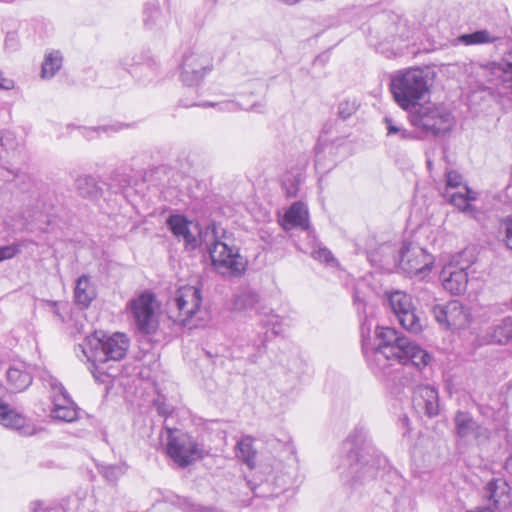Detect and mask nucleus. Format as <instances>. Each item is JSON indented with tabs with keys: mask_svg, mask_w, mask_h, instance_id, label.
Instances as JSON below:
<instances>
[{
	"mask_svg": "<svg viewBox=\"0 0 512 512\" xmlns=\"http://www.w3.org/2000/svg\"><path fill=\"white\" fill-rule=\"evenodd\" d=\"M376 337L378 345L372 350L371 356L368 355L366 346H363L364 353L375 373L386 374V369L392 362L402 365L411 364L418 370H422L432 360L430 353L401 335L395 328L378 327Z\"/></svg>",
	"mask_w": 512,
	"mask_h": 512,
	"instance_id": "1",
	"label": "nucleus"
},
{
	"mask_svg": "<svg viewBox=\"0 0 512 512\" xmlns=\"http://www.w3.org/2000/svg\"><path fill=\"white\" fill-rule=\"evenodd\" d=\"M341 452L344 455L341 474L351 485H364L373 482L386 458L368 442L364 427L354 428L343 441Z\"/></svg>",
	"mask_w": 512,
	"mask_h": 512,
	"instance_id": "2",
	"label": "nucleus"
},
{
	"mask_svg": "<svg viewBox=\"0 0 512 512\" xmlns=\"http://www.w3.org/2000/svg\"><path fill=\"white\" fill-rule=\"evenodd\" d=\"M203 245L209 253L214 270L225 278H239L247 268V260L230 237L215 223L208 224L202 234Z\"/></svg>",
	"mask_w": 512,
	"mask_h": 512,
	"instance_id": "3",
	"label": "nucleus"
},
{
	"mask_svg": "<svg viewBox=\"0 0 512 512\" xmlns=\"http://www.w3.org/2000/svg\"><path fill=\"white\" fill-rule=\"evenodd\" d=\"M429 73L420 68L399 70L391 76L390 90L397 105L411 111L429 94Z\"/></svg>",
	"mask_w": 512,
	"mask_h": 512,
	"instance_id": "4",
	"label": "nucleus"
},
{
	"mask_svg": "<svg viewBox=\"0 0 512 512\" xmlns=\"http://www.w3.org/2000/svg\"><path fill=\"white\" fill-rule=\"evenodd\" d=\"M128 348L129 338L119 332L112 335L94 332L78 345L83 356L95 368L98 364L121 360L126 355Z\"/></svg>",
	"mask_w": 512,
	"mask_h": 512,
	"instance_id": "5",
	"label": "nucleus"
},
{
	"mask_svg": "<svg viewBox=\"0 0 512 512\" xmlns=\"http://www.w3.org/2000/svg\"><path fill=\"white\" fill-rule=\"evenodd\" d=\"M214 58L212 45L198 43L188 47L182 54L180 62V79L189 87L198 86L213 70Z\"/></svg>",
	"mask_w": 512,
	"mask_h": 512,
	"instance_id": "6",
	"label": "nucleus"
},
{
	"mask_svg": "<svg viewBox=\"0 0 512 512\" xmlns=\"http://www.w3.org/2000/svg\"><path fill=\"white\" fill-rule=\"evenodd\" d=\"M168 456L184 468L205 456V450L191 435L178 429H168Z\"/></svg>",
	"mask_w": 512,
	"mask_h": 512,
	"instance_id": "7",
	"label": "nucleus"
},
{
	"mask_svg": "<svg viewBox=\"0 0 512 512\" xmlns=\"http://www.w3.org/2000/svg\"><path fill=\"white\" fill-rule=\"evenodd\" d=\"M418 106L419 108L409 116L413 126L435 136L445 134L452 129L454 117L451 112L433 104Z\"/></svg>",
	"mask_w": 512,
	"mask_h": 512,
	"instance_id": "8",
	"label": "nucleus"
},
{
	"mask_svg": "<svg viewBox=\"0 0 512 512\" xmlns=\"http://www.w3.org/2000/svg\"><path fill=\"white\" fill-rule=\"evenodd\" d=\"M384 296L388 307L406 331L419 334L423 330V322L416 313L411 295L402 290H392L386 291Z\"/></svg>",
	"mask_w": 512,
	"mask_h": 512,
	"instance_id": "9",
	"label": "nucleus"
},
{
	"mask_svg": "<svg viewBox=\"0 0 512 512\" xmlns=\"http://www.w3.org/2000/svg\"><path fill=\"white\" fill-rule=\"evenodd\" d=\"M202 303V293L199 286L186 285L177 289L171 303L170 318L182 325L199 311Z\"/></svg>",
	"mask_w": 512,
	"mask_h": 512,
	"instance_id": "10",
	"label": "nucleus"
},
{
	"mask_svg": "<svg viewBox=\"0 0 512 512\" xmlns=\"http://www.w3.org/2000/svg\"><path fill=\"white\" fill-rule=\"evenodd\" d=\"M458 257L456 265L448 264L440 274L443 288L454 295H460L466 291L468 283L467 269L474 262L472 250L466 249Z\"/></svg>",
	"mask_w": 512,
	"mask_h": 512,
	"instance_id": "11",
	"label": "nucleus"
},
{
	"mask_svg": "<svg viewBox=\"0 0 512 512\" xmlns=\"http://www.w3.org/2000/svg\"><path fill=\"white\" fill-rule=\"evenodd\" d=\"M433 256L425 249L412 243L404 242L399 251V266L411 276L424 278L431 270Z\"/></svg>",
	"mask_w": 512,
	"mask_h": 512,
	"instance_id": "12",
	"label": "nucleus"
},
{
	"mask_svg": "<svg viewBox=\"0 0 512 512\" xmlns=\"http://www.w3.org/2000/svg\"><path fill=\"white\" fill-rule=\"evenodd\" d=\"M154 295L144 292L128 303L130 311L138 331L142 334H152L157 329V320L154 311Z\"/></svg>",
	"mask_w": 512,
	"mask_h": 512,
	"instance_id": "13",
	"label": "nucleus"
},
{
	"mask_svg": "<svg viewBox=\"0 0 512 512\" xmlns=\"http://www.w3.org/2000/svg\"><path fill=\"white\" fill-rule=\"evenodd\" d=\"M445 177L446 186L442 193L444 199L463 212L470 211V202L476 199V193L463 183V177L457 171H447Z\"/></svg>",
	"mask_w": 512,
	"mask_h": 512,
	"instance_id": "14",
	"label": "nucleus"
},
{
	"mask_svg": "<svg viewBox=\"0 0 512 512\" xmlns=\"http://www.w3.org/2000/svg\"><path fill=\"white\" fill-rule=\"evenodd\" d=\"M431 312L437 323L444 328L462 329L470 323L469 309L457 300L445 305H434Z\"/></svg>",
	"mask_w": 512,
	"mask_h": 512,
	"instance_id": "15",
	"label": "nucleus"
},
{
	"mask_svg": "<svg viewBox=\"0 0 512 512\" xmlns=\"http://www.w3.org/2000/svg\"><path fill=\"white\" fill-rule=\"evenodd\" d=\"M5 369V388L12 393L25 391L33 380L31 366L22 360H12L6 365Z\"/></svg>",
	"mask_w": 512,
	"mask_h": 512,
	"instance_id": "16",
	"label": "nucleus"
},
{
	"mask_svg": "<svg viewBox=\"0 0 512 512\" xmlns=\"http://www.w3.org/2000/svg\"><path fill=\"white\" fill-rule=\"evenodd\" d=\"M190 224L191 222L181 214H171L166 220V225L172 234L176 238L184 240L185 249L193 251L203 245L202 234L204 230L199 229L198 235L195 236L189 228Z\"/></svg>",
	"mask_w": 512,
	"mask_h": 512,
	"instance_id": "17",
	"label": "nucleus"
},
{
	"mask_svg": "<svg viewBox=\"0 0 512 512\" xmlns=\"http://www.w3.org/2000/svg\"><path fill=\"white\" fill-rule=\"evenodd\" d=\"M412 405L419 414L435 417L439 414L438 391L430 385H418L413 389Z\"/></svg>",
	"mask_w": 512,
	"mask_h": 512,
	"instance_id": "18",
	"label": "nucleus"
},
{
	"mask_svg": "<svg viewBox=\"0 0 512 512\" xmlns=\"http://www.w3.org/2000/svg\"><path fill=\"white\" fill-rule=\"evenodd\" d=\"M483 497L489 502L492 510L502 511L511 502L510 487L503 478H493L484 487Z\"/></svg>",
	"mask_w": 512,
	"mask_h": 512,
	"instance_id": "19",
	"label": "nucleus"
},
{
	"mask_svg": "<svg viewBox=\"0 0 512 512\" xmlns=\"http://www.w3.org/2000/svg\"><path fill=\"white\" fill-rule=\"evenodd\" d=\"M389 35L384 38V41L380 42L377 46V50L384 54L387 58L400 56L403 54V48L400 45L393 47L392 49L387 48V44L395 43L397 38L401 41H405L409 38V30L404 21L399 20L394 22L388 27Z\"/></svg>",
	"mask_w": 512,
	"mask_h": 512,
	"instance_id": "20",
	"label": "nucleus"
},
{
	"mask_svg": "<svg viewBox=\"0 0 512 512\" xmlns=\"http://www.w3.org/2000/svg\"><path fill=\"white\" fill-rule=\"evenodd\" d=\"M142 22L146 30L161 32L168 26V19L163 14L158 0L147 1L142 12Z\"/></svg>",
	"mask_w": 512,
	"mask_h": 512,
	"instance_id": "21",
	"label": "nucleus"
},
{
	"mask_svg": "<svg viewBox=\"0 0 512 512\" xmlns=\"http://www.w3.org/2000/svg\"><path fill=\"white\" fill-rule=\"evenodd\" d=\"M129 73L143 83L154 80L159 74V63L153 57L145 56L134 60L132 63H125Z\"/></svg>",
	"mask_w": 512,
	"mask_h": 512,
	"instance_id": "22",
	"label": "nucleus"
},
{
	"mask_svg": "<svg viewBox=\"0 0 512 512\" xmlns=\"http://www.w3.org/2000/svg\"><path fill=\"white\" fill-rule=\"evenodd\" d=\"M96 289L91 279L87 275H82L76 280L74 288V300L81 309L89 307L91 302L96 298Z\"/></svg>",
	"mask_w": 512,
	"mask_h": 512,
	"instance_id": "23",
	"label": "nucleus"
},
{
	"mask_svg": "<svg viewBox=\"0 0 512 512\" xmlns=\"http://www.w3.org/2000/svg\"><path fill=\"white\" fill-rule=\"evenodd\" d=\"M454 424L460 438H477L482 434L481 427L468 412L458 411L454 417Z\"/></svg>",
	"mask_w": 512,
	"mask_h": 512,
	"instance_id": "24",
	"label": "nucleus"
},
{
	"mask_svg": "<svg viewBox=\"0 0 512 512\" xmlns=\"http://www.w3.org/2000/svg\"><path fill=\"white\" fill-rule=\"evenodd\" d=\"M486 339L493 344L512 343V316H507L489 327L486 332Z\"/></svg>",
	"mask_w": 512,
	"mask_h": 512,
	"instance_id": "25",
	"label": "nucleus"
},
{
	"mask_svg": "<svg viewBox=\"0 0 512 512\" xmlns=\"http://www.w3.org/2000/svg\"><path fill=\"white\" fill-rule=\"evenodd\" d=\"M285 228L301 227L308 228V210L302 202L293 203L284 216Z\"/></svg>",
	"mask_w": 512,
	"mask_h": 512,
	"instance_id": "26",
	"label": "nucleus"
},
{
	"mask_svg": "<svg viewBox=\"0 0 512 512\" xmlns=\"http://www.w3.org/2000/svg\"><path fill=\"white\" fill-rule=\"evenodd\" d=\"M75 189L81 197L93 201L102 196V188L98 185L96 178L91 175L78 176L75 180Z\"/></svg>",
	"mask_w": 512,
	"mask_h": 512,
	"instance_id": "27",
	"label": "nucleus"
},
{
	"mask_svg": "<svg viewBox=\"0 0 512 512\" xmlns=\"http://www.w3.org/2000/svg\"><path fill=\"white\" fill-rule=\"evenodd\" d=\"M502 39V36L494 31L481 29L472 33L462 34L457 41L463 45H483L492 44Z\"/></svg>",
	"mask_w": 512,
	"mask_h": 512,
	"instance_id": "28",
	"label": "nucleus"
},
{
	"mask_svg": "<svg viewBox=\"0 0 512 512\" xmlns=\"http://www.w3.org/2000/svg\"><path fill=\"white\" fill-rule=\"evenodd\" d=\"M25 417L9 404L0 402V424L6 428L20 430L25 426Z\"/></svg>",
	"mask_w": 512,
	"mask_h": 512,
	"instance_id": "29",
	"label": "nucleus"
},
{
	"mask_svg": "<svg viewBox=\"0 0 512 512\" xmlns=\"http://www.w3.org/2000/svg\"><path fill=\"white\" fill-rule=\"evenodd\" d=\"M63 56L59 50H51L45 54L41 66L40 76L42 79H51L61 69Z\"/></svg>",
	"mask_w": 512,
	"mask_h": 512,
	"instance_id": "30",
	"label": "nucleus"
},
{
	"mask_svg": "<svg viewBox=\"0 0 512 512\" xmlns=\"http://www.w3.org/2000/svg\"><path fill=\"white\" fill-rule=\"evenodd\" d=\"M496 70L500 73V89L512 96V50L504 56Z\"/></svg>",
	"mask_w": 512,
	"mask_h": 512,
	"instance_id": "31",
	"label": "nucleus"
},
{
	"mask_svg": "<svg viewBox=\"0 0 512 512\" xmlns=\"http://www.w3.org/2000/svg\"><path fill=\"white\" fill-rule=\"evenodd\" d=\"M258 302V293L252 290H246L235 296L233 300V308L237 311H249L253 310Z\"/></svg>",
	"mask_w": 512,
	"mask_h": 512,
	"instance_id": "32",
	"label": "nucleus"
},
{
	"mask_svg": "<svg viewBox=\"0 0 512 512\" xmlns=\"http://www.w3.org/2000/svg\"><path fill=\"white\" fill-rule=\"evenodd\" d=\"M384 123L386 125L387 136L392 137L395 136L400 140H410L413 139V133L409 132L402 125L395 122L391 117L385 116Z\"/></svg>",
	"mask_w": 512,
	"mask_h": 512,
	"instance_id": "33",
	"label": "nucleus"
},
{
	"mask_svg": "<svg viewBox=\"0 0 512 512\" xmlns=\"http://www.w3.org/2000/svg\"><path fill=\"white\" fill-rule=\"evenodd\" d=\"M129 125L124 123H115L111 125H103L98 127L83 128V135L88 139H93L101 133L112 134L127 128Z\"/></svg>",
	"mask_w": 512,
	"mask_h": 512,
	"instance_id": "34",
	"label": "nucleus"
},
{
	"mask_svg": "<svg viewBox=\"0 0 512 512\" xmlns=\"http://www.w3.org/2000/svg\"><path fill=\"white\" fill-rule=\"evenodd\" d=\"M260 316V321L264 326H271L272 331L275 335L281 332V325L283 323V318L278 314L274 313L272 310L270 311H260L258 312Z\"/></svg>",
	"mask_w": 512,
	"mask_h": 512,
	"instance_id": "35",
	"label": "nucleus"
},
{
	"mask_svg": "<svg viewBox=\"0 0 512 512\" xmlns=\"http://www.w3.org/2000/svg\"><path fill=\"white\" fill-rule=\"evenodd\" d=\"M51 417L64 422H72L77 419L78 413L75 404L51 410Z\"/></svg>",
	"mask_w": 512,
	"mask_h": 512,
	"instance_id": "36",
	"label": "nucleus"
},
{
	"mask_svg": "<svg viewBox=\"0 0 512 512\" xmlns=\"http://www.w3.org/2000/svg\"><path fill=\"white\" fill-rule=\"evenodd\" d=\"M32 512H66V507L62 502H49L37 500L31 503Z\"/></svg>",
	"mask_w": 512,
	"mask_h": 512,
	"instance_id": "37",
	"label": "nucleus"
},
{
	"mask_svg": "<svg viewBox=\"0 0 512 512\" xmlns=\"http://www.w3.org/2000/svg\"><path fill=\"white\" fill-rule=\"evenodd\" d=\"M238 457H240L246 464L251 465L255 459V452L252 448L249 439H243L237 443Z\"/></svg>",
	"mask_w": 512,
	"mask_h": 512,
	"instance_id": "38",
	"label": "nucleus"
},
{
	"mask_svg": "<svg viewBox=\"0 0 512 512\" xmlns=\"http://www.w3.org/2000/svg\"><path fill=\"white\" fill-rule=\"evenodd\" d=\"M125 472L124 465H108L101 469L102 476L111 483L116 482Z\"/></svg>",
	"mask_w": 512,
	"mask_h": 512,
	"instance_id": "39",
	"label": "nucleus"
},
{
	"mask_svg": "<svg viewBox=\"0 0 512 512\" xmlns=\"http://www.w3.org/2000/svg\"><path fill=\"white\" fill-rule=\"evenodd\" d=\"M356 111V104L354 101H341L338 105V115L342 119L349 118Z\"/></svg>",
	"mask_w": 512,
	"mask_h": 512,
	"instance_id": "40",
	"label": "nucleus"
},
{
	"mask_svg": "<svg viewBox=\"0 0 512 512\" xmlns=\"http://www.w3.org/2000/svg\"><path fill=\"white\" fill-rule=\"evenodd\" d=\"M312 257L321 262L331 264L335 261L331 251L326 247H318L312 252Z\"/></svg>",
	"mask_w": 512,
	"mask_h": 512,
	"instance_id": "41",
	"label": "nucleus"
},
{
	"mask_svg": "<svg viewBox=\"0 0 512 512\" xmlns=\"http://www.w3.org/2000/svg\"><path fill=\"white\" fill-rule=\"evenodd\" d=\"M20 253V245L19 244H11L7 246L0 247V262L11 259Z\"/></svg>",
	"mask_w": 512,
	"mask_h": 512,
	"instance_id": "42",
	"label": "nucleus"
},
{
	"mask_svg": "<svg viewBox=\"0 0 512 512\" xmlns=\"http://www.w3.org/2000/svg\"><path fill=\"white\" fill-rule=\"evenodd\" d=\"M279 445L283 449L284 456L287 460L292 461L293 463H297V458L295 455V447L290 440H286L283 442L279 441Z\"/></svg>",
	"mask_w": 512,
	"mask_h": 512,
	"instance_id": "43",
	"label": "nucleus"
},
{
	"mask_svg": "<svg viewBox=\"0 0 512 512\" xmlns=\"http://www.w3.org/2000/svg\"><path fill=\"white\" fill-rule=\"evenodd\" d=\"M198 106L201 107H217L220 111H234L236 110V104L232 101H225V102H203L201 104H198Z\"/></svg>",
	"mask_w": 512,
	"mask_h": 512,
	"instance_id": "44",
	"label": "nucleus"
},
{
	"mask_svg": "<svg viewBox=\"0 0 512 512\" xmlns=\"http://www.w3.org/2000/svg\"><path fill=\"white\" fill-rule=\"evenodd\" d=\"M40 379H41L43 385L46 388H49L50 390L61 389L60 382L47 371H45L41 374Z\"/></svg>",
	"mask_w": 512,
	"mask_h": 512,
	"instance_id": "45",
	"label": "nucleus"
},
{
	"mask_svg": "<svg viewBox=\"0 0 512 512\" xmlns=\"http://www.w3.org/2000/svg\"><path fill=\"white\" fill-rule=\"evenodd\" d=\"M505 229V242L509 249L512 250V216H508L502 223Z\"/></svg>",
	"mask_w": 512,
	"mask_h": 512,
	"instance_id": "46",
	"label": "nucleus"
},
{
	"mask_svg": "<svg viewBox=\"0 0 512 512\" xmlns=\"http://www.w3.org/2000/svg\"><path fill=\"white\" fill-rule=\"evenodd\" d=\"M266 486H267V484H261V485L257 486L254 489V494L259 497L269 498V497H273V496H278L284 490L282 487H278L276 490L272 491L270 494H267L266 490H265Z\"/></svg>",
	"mask_w": 512,
	"mask_h": 512,
	"instance_id": "47",
	"label": "nucleus"
},
{
	"mask_svg": "<svg viewBox=\"0 0 512 512\" xmlns=\"http://www.w3.org/2000/svg\"><path fill=\"white\" fill-rule=\"evenodd\" d=\"M46 307L47 310L51 312L59 322H64V316L61 313L60 305L58 302L46 301Z\"/></svg>",
	"mask_w": 512,
	"mask_h": 512,
	"instance_id": "48",
	"label": "nucleus"
},
{
	"mask_svg": "<svg viewBox=\"0 0 512 512\" xmlns=\"http://www.w3.org/2000/svg\"><path fill=\"white\" fill-rule=\"evenodd\" d=\"M53 408H60L64 406H70L75 404L72 399L70 398L69 394L66 396L60 395V396H54L53 397Z\"/></svg>",
	"mask_w": 512,
	"mask_h": 512,
	"instance_id": "49",
	"label": "nucleus"
},
{
	"mask_svg": "<svg viewBox=\"0 0 512 512\" xmlns=\"http://www.w3.org/2000/svg\"><path fill=\"white\" fill-rule=\"evenodd\" d=\"M397 425L399 427V429L402 430V436L405 437L406 435H408L410 433V420H409V417L406 415V414H403L401 416H399L398 418V421H397Z\"/></svg>",
	"mask_w": 512,
	"mask_h": 512,
	"instance_id": "50",
	"label": "nucleus"
},
{
	"mask_svg": "<svg viewBox=\"0 0 512 512\" xmlns=\"http://www.w3.org/2000/svg\"><path fill=\"white\" fill-rule=\"evenodd\" d=\"M155 406L158 414L164 417H167L172 411L170 406L166 405L164 402H160V400L155 401Z\"/></svg>",
	"mask_w": 512,
	"mask_h": 512,
	"instance_id": "51",
	"label": "nucleus"
},
{
	"mask_svg": "<svg viewBox=\"0 0 512 512\" xmlns=\"http://www.w3.org/2000/svg\"><path fill=\"white\" fill-rule=\"evenodd\" d=\"M14 88V81L11 80V79H8V78H5L1 73H0V89H3V90H11Z\"/></svg>",
	"mask_w": 512,
	"mask_h": 512,
	"instance_id": "52",
	"label": "nucleus"
},
{
	"mask_svg": "<svg viewBox=\"0 0 512 512\" xmlns=\"http://www.w3.org/2000/svg\"><path fill=\"white\" fill-rule=\"evenodd\" d=\"M5 47L7 49H15L16 48V37L13 33H8L5 38Z\"/></svg>",
	"mask_w": 512,
	"mask_h": 512,
	"instance_id": "53",
	"label": "nucleus"
},
{
	"mask_svg": "<svg viewBox=\"0 0 512 512\" xmlns=\"http://www.w3.org/2000/svg\"><path fill=\"white\" fill-rule=\"evenodd\" d=\"M109 188L113 190L114 193L120 192L123 188L127 187L129 185V181L124 178L123 181H121L120 185L117 187L114 184L110 183L108 184Z\"/></svg>",
	"mask_w": 512,
	"mask_h": 512,
	"instance_id": "54",
	"label": "nucleus"
},
{
	"mask_svg": "<svg viewBox=\"0 0 512 512\" xmlns=\"http://www.w3.org/2000/svg\"><path fill=\"white\" fill-rule=\"evenodd\" d=\"M60 388L61 389L50 390L52 398L54 396H60V395L66 396V395H68V392L66 391V389L64 388V386L61 383H60Z\"/></svg>",
	"mask_w": 512,
	"mask_h": 512,
	"instance_id": "55",
	"label": "nucleus"
},
{
	"mask_svg": "<svg viewBox=\"0 0 512 512\" xmlns=\"http://www.w3.org/2000/svg\"><path fill=\"white\" fill-rule=\"evenodd\" d=\"M504 467L505 470L512 475V455L506 459Z\"/></svg>",
	"mask_w": 512,
	"mask_h": 512,
	"instance_id": "56",
	"label": "nucleus"
},
{
	"mask_svg": "<svg viewBox=\"0 0 512 512\" xmlns=\"http://www.w3.org/2000/svg\"><path fill=\"white\" fill-rule=\"evenodd\" d=\"M278 1L284 5L293 6V5L300 3L302 0H278Z\"/></svg>",
	"mask_w": 512,
	"mask_h": 512,
	"instance_id": "57",
	"label": "nucleus"
},
{
	"mask_svg": "<svg viewBox=\"0 0 512 512\" xmlns=\"http://www.w3.org/2000/svg\"><path fill=\"white\" fill-rule=\"evenodd\" d=\"M0 146H3V139H2L1 135H0Z\"/></svg>",
	"mask_w": 512,
	"mask_h": 512,
	"instance_id": "58",
	"label": "nucleus"
},
{
	"mask_svg": "<svg viewBox=\"0 0 512 512\" xmlns=\"http://www.w3.org/2000/svg\"><path fill=\"white\" fill-rule=\"evenodd\" d=\"M196 104L194 103H191V104H187L186 106H195Z\"/></svg>",
	"mask_w": 512,
	"mask_h": 512,
	"instance_id": "59",
	"label": "nucleus"
},
{
	"mask_svg": "<svg viewBox=\"0 0 512 512\" xmlns=\"http://www.w3.org/2000/svg\"><path fill=\"white\" fill-rule=\"evenodd\" d=\"M214 4H216L218 2V0H211Z\"/></svg>",
	"mask_w": 512,
	"mask_h": 512,
	"instance_id": "60",
	"label": "nucleus"
}]
</instances>
